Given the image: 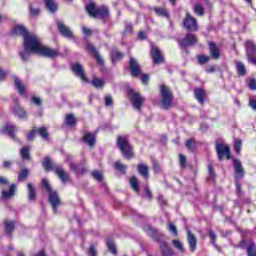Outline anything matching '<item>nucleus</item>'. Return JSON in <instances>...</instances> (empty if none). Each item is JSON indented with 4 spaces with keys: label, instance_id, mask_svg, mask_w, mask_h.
<instances>
[{
    "label": "nucleus",
    "instance_id": "nucleus-1",
    "mask_svg": "<svg viewBox=\"0 0 256 256\" xmlns=\"http://www.w3.org/2000/svg\"><path fill=\"white\" fill-rule=\"evenodd\" d=\"M12 34L20 35L21 37H23L24 39L23 45L26 49H31L32 51H36L40 53L41 46L39 45V37H37V35H34V34H29L27 32V28L21 25L15 26L12 29Z\"/></svg>",
    "mask_w": 256,
    "mask_h": 256
},
{
    "label": "nucleus",
    "instance_id": "nucleus-2",
    "mask_svg": "<svg viewBox=\"0 0 256 256\" xmlns=\"http://www.w3.org/2000/svg\"><path fill=\"white\" fill-rule=\"evenodd\" d=\"M38 44L40 45V52L31 50V48L24 47V51L20 52V57L22 61H29L31 53H36V55H42V57H49L50 59H53L54 57H57L59 55V52L57 50L51 49L43 45V43H41V39H38Z\"/></svg>",
    "mask_w": 256,
    "mask_h": 256
},
{
    "label": "nucleus",
    "instance_id": "nucleus-3",
    "mask_svg": "<svg viewBox=\"0 0 256 256\" xmlns=\"http://www.w3.org/2000/svg\"><path fill=\"white\" fill-rule=\"evenodd\" d=\"M86 11L93 18L107 19L109 17V8L107 6L97 7L95 3H90L86 5Z\"/></svg>",
    "mask_w": 256,
    "mask_h": 256
},
{
    "label": "nucleus",
    "instance_id": "nucleus-4",
    "mask_svg": "<svg viewBox=\"0 0 256 256\" xmlns=\"http://www.w3.org/2000/svg\"><path fill=\"white\" fill-rule=\"evenodd\" d=\"M117 145L125 159H132L134 157L133 146L129 143L127 136H118Z\"/></svg>",
    "mask_w": 256,
    "mask_h": 256
},
{
    "label": "nucleus",
    "instance_id": "nucleus-5",
    "mask_svg": "<svg viewBox=\"0 0 256 256\" xmlns=\"http://www.w3.org/2000/svg\"><path fill=\"white\" fill-rule=\"evenodd\" d=\"M160 103L162 109H171V107H173V93L169 87L165 85L160 87Z\"/></svg>",
    "mask_w": 256,
    "mask_h": 256
},
{
    "label": "nucleus",
    "instance_id": "nucleus-6",
    "mask_svg": "<svg viewBox=\"0 0 256 256\" xmlns=\"http://www.w3.org/2000/svg\"><path fill=\"white\" fill-rule=\"evenodd\" d=\"M128 98L130 100V103H132L134 109L140 111L141 107H143V101H145V98H143L141 94L133 89L128 90Z\"/></svg>",
    "mask_w": 256,
    "mask_h": 256
},
{
    "label": "nucleus",
    "instance_id": "nucleus-7",
    "mask_svg": "<svg viewBox=\"0 0 256 256\" xmlns=\"http://www.w3.org/2000/svg\"><path fill=\"white\" fill-rule=\"evenodd\" d=\"M246 56L248 59V63L251 65H256V44L252 40L246 41Z\"/></svg>",
    "mask_w": 256,
    "mask_h": 256
},
{
    "label": "nucleus",
    "instance_id": "nucleus-8",
    "mask_svg": "<svg viewBox=\"0 0 256 256\" xmlns=\"http://www.w3.org/2000/svg\"><path fill=\"white\" fill-rule=\"evenodd\" d=\"M216 152L218 155L219 161H223V159H231V148L225 144L216 143Z\"/></svg>",
    "mask_w": 256,
    "mask_h": 256
},
{
    "label": "nucleus",
    "instance_id": "nucleus-9",
    "mask_svg": "<svg viewBox=\"0 0 256 256\" xmlns=\"http://www.w3.org/2000/svg\"><path fill=\"white\" fill-rule=\"evenodd\" d=\"M178 43L182 49L193 47V45H197V36H195V34L188 33L183 39L179 40Z\"/></svg>",
    "mask_w": 256,
    "mask_h": 256
},
{
    "label": "nucleus",
    "instance_id": "nucleus-10",
    "mask_svg": "<svg viewBox=\"0 0 256 256\" xmlns=\"http://www.w3.org/2000/svg\"><path fill=\"white\" fill-rule=\"evenodd\" d=\"M71 69L73 73L76 75V77H79L81 81H83L84 83H89V80L85 75V70L83 69V65H81L80 63H72Z\"/></svg>",
    "mask_w": 256,
    "mask_h": 256
},
{
    "label": "nucleus",
    "instance_id": "nucleus-11",
    "mask_svg": "<svg viewBox=\"0 0 256 256\" xmlns=\"http://www.w3.org/2000/svg\"><path fill=\"white\" fill-rule=\"evenodd\" d=\"M150 47H151V57L153 59L154 65H159L163 63L164 59H163V54L161 53V50H159V48L155 46V44L153 43L150 44Z\"/></svg>",
    "mask_w": 256,
    "mask_h": 256
},
{
    "label": "nucleus",
    "instance_id": "nucleus-12",
    "mask_svg": "<svg viewBox=\"0 0 256 256\" xmlns=\"http://www.w3.org/2000/svg\"><path fill=\"white\" fill-rule=\"evenodd\" d=\"M184 27L187 29V31H197V20L192 17L191 14L187 13L186 18L183 22Z\"/></svg>",
    "mask_w": 256,
    "mask_h": 256
},
{
    "label": "nucleus",
    "instance_id": "nucleus-13",
    "mask_svg": "<svg viewBox=\"0 0 256 256\" xmlns=\"http://www.w3.org/2000/svg\"><path fill=\"white\" fill-rule=\"evenodd\" d=\"M48 201L51 204L54 213H57V207L61 205V199L59 198V194H57L55 191L49 192Z\"/></svg>",
    "mask_w": 256,
    "mask_h": 256
},
{
    "label": "nucleus",
    "instance_id": "nucleus-14",
    "mask_svg": "<svg viewBox=\"0 0 256 256\" xmlns=\"http://www.w3.org/2000/svg\"><path fill=\"white\" fill-rule=\"evenodd\" d=\"M233 165H234L235 179H243L245 177V169L243 168L241 161H239V159H234Z\"/></svg>",
    "mask_w": 256,
    "mask_h": 256
},
{
    "label": "nucleus",
    "instance_id": "nucleus-15",
    "mask_svg": "<svg viewBox=\"0 0 256 256\" xmlns=\"http://www.w3.org/2000/svg\"><path fill=\"white\" fill-rule=\"evenodd\" d=\"M129 67L132 77H139L141 74V65H139V62L135 58H130Z\"/></svg>",
    "mask_w": 256,
    "mask_h": 256
},
{
    "label": "nucleus",
    "instance_id": "nucleus-16",
    "mask_svg": "<svg viewBox=\"0 0 256 256\" xmlns=\"http://www.w3.org/2000/svg\"><path fill=\"white\" fill-rule=\"evenodd\" d=\"M54 171H55L56 175H58V177L62 181V183H69V181H71V177L69 176V173L65 172L63 167L55 166Z\"/></svg>",
    "mask_w": 256,
    "mask_h": 256
},
{
    "label": "nucleus",
    "instance_id": "nucleus-17",
    "mask_svg": "<svg viewBox=\"0 0 256 256\" xmlns=\"http://www.w3.org/2000/svg\"><path fill=\"white\" fill-rule=\"evenodd\" d=\"M187 243L190 247V251L192 253H195L197 250V237L194 236V234L191 233V230H187Z\"/></svg>",
    "mask_w": 256,
    "mask_h": 256
},
{
    "label": "nucleus",
    "instance_id": "nucleus-18",
    "mask_svg": "<svg viewBox=\"0 0 256 256\" xmlns=\"http://www.w3.org/2000/svg\"><path fill=\"white\" fill-rule=\"evenodd\" d=\"M159 247L162 256H175V252L167 242H160Z\"/></svg>",
    "mask_w": 256,
    "mask_h": 256
},
{
    "label": "nucleus",
    "instance_id": "nucleus-19",
    "mask_svg": "<svg viewBox=\"0 0 256 256\" xmlns=\"http://www.w3.org/2000/svg\"><path fill=\"white\" fill-rule=\"evenodd\" d=\"M58 31H60L63 37H67V39H73V32L69 27L65 26L63 22L58 23Z\"/></svg>",
    "mask_w": 256,
    "mask_h": 256
},
{
    "label": "nucleus",
    "instance_id": "nucleus-20",
    "mask_svg": "<svg viewBox=\"0 0 256 256\" xmlns=\"http://www.w3.org/2000/svg\"><path fill=\"white\" fill-rule=\"evenodd\" d=\"M66 162L69 163V167L71 171H74V173H77L78 175H80V173H87V170L85 168H82L81 170V166L79 164H76L73 161H71V156H67Z\"/></svg>",
    "mask_w": 256,
    "mask_h": 256
},
{
    "label": "nucleus",
    "instance_id": "nucleus-21",
    "mask_svg": "<svg viewBox=\"0 0 256 256\" xmlns=\"http://www.w3.org/2000/svg\"><path fill=\"white\" fill-rule=\"evenodd\" d=\"M17 193V184H11L9 190L2 191V199H13Z\"/></svg>",
    "mask_w": 256,
    "mask_h": 256
},
{
    "label": "nucleus",
    "instance_id": "nucleus-22",
    "mask_svg": "<svg viewBox=\"0 0 256 256\" xmlns=\"http://www.w3.org/2000/svg\"><path fill=\"white\" fill-rule=\"evenodd\" d=\"M86 49L89 53H91L95 59L97 60V62L100 65H103V58H101V55H99V52L97 51V49L93 46V44L88 43L86 46Z\"/></svg>",
    "mask_w": 256,
    "mask_h": 256
},
{
    "label": "nucleus",
    "instance_id": "nucleus-23",
    "mask_svg": "<svg viewBox=\"0 0 256 256\" xmlns=\"http://www.w3.org/2000/svg\"><path fill=\"white\" fill-rule=\"evenodd\" d=\"M194 95L198 103H200L201 105L205 103V97H207V92L203 88H196L194 90Z\"/></svg>",
    "mask_w": 256,
    "mask_h": 256
},
{
    "label": "nucleus",
    "instance_id": "nucleus-24",
    "mask_svg": "<svg viewBox=\"0 0 256 256\" xmlns=\"http://www.w3.org/2000/svg\"><path fill=\"white\" fill-rule=\"evenodd\" d=\"M210 55L212 59H219L221 57V52L219 51V47L214 42L209 43Z\"/></svg>",
    "mask_w": 256,
    "mask_h": 256
},
{
    "label": "nucleus",
    "instance_id": "nucleus-25",
    "mask_svg": "<svg viewBox=\"0 0 256 256\" xmlns=\"http://www.w3.org/2000/svg\"><path fill=\"white\" fill-rule=\"evenodd\" d=\"M137 171L139 175H142L144 179H149V166L146 164L140 163L137 166Z\"/></svg>",
    "mask_w": 256,
    "mask_h": 256
},
{
    "label": "nucleus",
    "instance_id": "nucleus-26",
    "mask_svg": "<svg viewBox=\"0 0 256 256\" xmlns=\"http://www.w3.org/2000/svg\"><path fill=\"white\" fill-rule=\"evenodd\" d=\"M13 113L19 117V119H27V112L24 111V109L19 106L17 103L12 108Z\"/></svg>",
    "mask_w": 256,
    "mask_h": 256
},
{
    "label": "nucleus",
    "instance_id": "nucleus-27",
    "mask_svg": "<svg viewBox=\"0 0 256 256\" xmlns=\"http://www.w3.org/2000/svg\"><path fill=\"white\" fill-rule=\"evenodd\" d=\"M83 141L88 144V147H95V134L89 132L85 133Z\"/></svg>",
    "mask_w": 256,
    "mask_h": 256
},
{
    "label": "nucleus",
    "instance_id": "nucleus-28",
    "mask_svg": "<svg viewBox=\"0 0 256 256\" xmlns=\"http://www.w3.org/2000/svg\"><path fill=\"white\" fill-rule=\"evenodd\" d=\"M14 83L18 93L25 95L27 88L24 86L23 82H21V79L14 77Z\"/></svg>",
    "mask_w": 256,
    "mask_h": 256
},
{
    "label": "nucleus",
    "instance_id": "nucleus-29",
    "mask_svg": "<svg viewBox=\"0 0 256 256\" xmlns=\"http://www.w3.org/2000/svg\"><path fill=\"white\" fill-rule=\"evenodd\" d=\"M2 133H7L9 137L15 139V125L13 124H6L4 129H2Z\"/></svg>",
    "mask_w": 256,
    "mask_h": 256
},
{
    "label": "nucleus",
    "instance_id": "nucleus-30",
    "mask_svg": "<svg viewBox=\"0 0 256 256\" xmlns=\"http://www.w3.org/2000/svg\"><path fill=\"white\" fill-rule=\"evenodd\" d=\"M27 187H28L29 201H35V199H37V192L35 191V186H33V184H31V183H28Z\"/></svg>",
    "mask_w": 256,
    "mask_h": 256
},
{
    "label": "nucleus",
    "instance_id": "nucleus-31",
    "mask_svg": "<svg viewBox=\"0 0 256 256\" xmlns=\"http://www.w3.org/2000/svg\"><path fill=\"white\" fill-rule=\"evenodd\" d=\"M236 70L238 75L241 77H245V75H247V68H245V64H243V62H236Z\"/></svg>",
    "mask_w": 256,
    "mask_h": 256
},
{
    "label": "nucleus",
    "instance_id": "nucleus-32",
    "mask_svg": "<svg viewBox=\"0 0 256 256\" xmlns=\"http://www.w3.org/2000/svg\"><path fill=\"white\" fill-rule=\"evenodd\" d=\"M4 224L6 233H8V235H11V233L15 231V221L6 220Z\"/></svg>",
    "mask_w": 256,
    "mask_h": 256
},
{
    "label": "nucleus",
    "instance_id": "nucleus-33",
    "mask_svg": "<svg viewBox=\"0 0 256 256\" xmlns=\"http://www.w3.org/2000/svg\"><path fill=\"white\" fill-rule=\"evenodd\" d=\"M42 165L46 171H51V169H55L53 162H51V158L46 157L44 158Z\"/></svg>",
    "mask_w": 256,
    "mask_h": 256
},
{
    "label": "nucleus",
    "instance_id": "nucleus-34",
    "mask_svg": "<svg viewBox=\"0 0 256 256\" xmlns=\"http://www.w3.org/2000/svg\"><path fill=\"white\" fill-rule=\"evenodd\" d=\"M111 59L113 63H115L116 61H121V59H123V53L114 49L111 51Z\"/></svg>",
    "mask_w": 256,
    "mask_h": 256
},
{
    "label": "nucleus",
    "instance_id": "nucleus-35",
    "mask_svg": "<svg viewBox=\"0 0 256 256\" xmlns=\"http://www.w3.org/2000/svg\"><path fill=\"white\" fill-rule=\"evenodd\" d=\"M247 255L248 256H256V245H255V242H250L248 245H247Z\"/></svg>",
    "mask_w": 256,
    "mask_h": 256
},
{
    "label": "nucleus",
    "instance_id": "nucleus-36",
    "mask_svg": "<svg viewBox=\"0 0 256 256\" xmlns=\"http://www.w3.org/2000/svg\"><path fill=\"white\" fill-rule=\"evenodd\" d=\"M29 177V169L23 168L20 173L18 174V181H25Z\"/></svg>",
    "mask_w": 256,
    "mask_h": 256
},
{
    "label": "nucleus",
    "instance_id": "nucleus-37",
    "mask_svg": "<svg viewBox=\"0 0 256 256\" xmlns=\"http://www.w3.org/2000/svg\"><path fill=\"white\" fill-rule=\"evenodd\" d=\"M172 245L179 251V253H185V247H183V243H181V241L175 239L172 241Z\"/></svg>",
    "mask_w": 256,
    "mask_h": 256
},
{
    "label": "nucleus",
    "instance_id": "nucleus-38",
    "mask_svg": "<svg viewBox=\"0 0 256 256\" xmlns=\"http://www.w3.org/2000/svg\"><path fill=\"white\" fill-rule=\"evenodd\" d=\"M44 1L46 3L47 9H49L51 13H55V11H57V4H55L53 0H44Z\"/></svg>",
    "mask_w": 256,
    "mask_h": 256
},
{
    "label": "nucleus",
    "instance_id": "nucleus-39",
    "mask_svg": "<svg viewBox=\"0 0 256 256\" xmlns=\"http://www.w3.org/2000/svg\"><path fill=\"white\" fill-rule=\"evenodd\" d=\"M154 11L157 15L160 17H165L166 19H169V12L165 8H154Z\"/></svg>",
    "mask_w": 256,
    "mask_h": 256
},
{
    "label": "nucleus",
    "instance_id": "nucleus-40",
    "mask_svg": "<svg viewBox=\"0 0 256 256\" xmlns=\"http://www.w3.org/2000/svg\"><path fill=\"white\" fill-rule=\"evenodd\" d=\"M76 122H77V120H75V116L73 114L66 115V117H65L66 125H68L69 127H73V125H75Z\"/></svg>",
    "mask_w": 256,
    "mask_h": 256
},
{
    "label": "nucleus",
    "instance_id": "nucleus-41",
    "mask_svg": "<svg viewBox=\"0 0 256 256\" xmlns=\"http://www.w3.org/2000/svg\"><path fill=\"white\" fill-rule=\"evenodd\" d=\"M130 185L132 189L136 191V193H139V180H137V177L132 176L130 178Z\"/></svg>",
    "mask_w": 256,
    "mask_h": 256
},
{
    "label": "nucleus",
    "instance_id": "nucleus-42",
    "mask_svg": "<svg viewBox=\"0 0 256 256\" xmlns=\"http://www.w3.org/2000/svg\"><path fill=\"white\" fill-rule=\"evenodd\" d=\"M106 245L108 250L113 253V255H117V249L115 248V242L111 239L106 240Z\"/></svg>",
    "mask_w": 256,
    "mask_h": 256
},
{
    "label": "nucleus",
    "instance_id": "nucleus-43",
    "mask_svg": "<svg viewBox=\"0 0 256 256\" xmlns=\"http://www.w3.org/2000/svg\"><path fill=\"white\" fill-rule=\"evenodd\" d=\"M186 147H187L188 151H195V149L197 147L195 144V140L193 138L188 139L186 141Z\"/></svg>",
    "mask_w": 256,
    "mask_h": 256
},
{
    "label": "nucleus",
    "instance_id": "nucleus-44",
    "mask_svg": "<svg viewBox=\"0 0 256 256\" xmlns=\"http://www.w3.org/2000/svg\"><path fill=\"white\" fill-rule=\"evenodd\" d=\"M92 85L94 87H96V89H99V88L103 87V85H105V81H103V80H101L99 78H94L92 80Z\"/></svg>",
    "mask_w": 256,
    "mask_h": 256
},
{
    "label": "nucleus",
    "instance_id": "nucleus-45",
    "mask_svg": "<svg viewBox=\"0 0 256 256\" xmlns=\"http://www.w3.org/2000/svg\"><path fill=\"white\" fill-rule=\"evenodd\" d=\"M37 131H38V134L40 135V137H42V139H47L49 137L46 127L38 128Z\"/></svg>",
    "mask_w": 256,
    "mask_h": 256
},
{
    "label": "nucleus",
    "instance_id": "nucleus-46",
    "mask_svg": "<svg viewBox=\"0 0 256 256\" xmlns=\"http://www.w3.org/2000/svg\"><path fill=\"white\" fill-rule=\"evenodd\" d=\"M243 145V142L240 139H236L234 141V151H236V153H241V147Z\"/></svg>",
    "mask_w": 256,
    "mask_h": 256
},
{
    "label": "nucleus",
    "instance_id": "nucleus-47",
    "mask_svg": "<svg viewBox=\"0 0 256 256\" xmlns=\"http://www.w3.org/2000/svg\"><path fill=\"white\" fill-rule=\"evenodd\" d=\"M92 177L96 181H103V173L99 172L98 170L92 172Z\"/></svg>",
    "mask_w": 256,
    "mask_h": 256
},
{
    "label": "nucleus",
    "instance_id": "nucleus-48",
    "mask_svg": "<svg viewBox=\"0 0 256 256\" xmlns=\"http://www.w3.org/2000/svg\"><path fill=\"white\" fill-rule=\"evenodd\" d=\"M194 11L197 15H203L205 13V10L203 9V5L201 4H196L194 6Z\"/></svg>",
    "mask_w": 256,
    "mask_h": 256
},
{
    "label": "nucleus",
    "instance_id": "nucleus-49",
    "mask_svg": "<svg viewBox=\"0 0 256 256\" xmlns=\"http://www.w3.org/2000/svg\"><path fill=\"white\" fill-rule=\"evenodd\" d=\"M40 10L39 8L33 7L30 5V17H39Z\"/></svg>",
    "mask_w": 256,
    "mask_h": 256
},
{
    "label": "nucleus",
    "instance_id": "nucleus-50",
    "mask_svg": "<svg viewBox=\"0 0 256 256\" xmlns=\"http://www.w3.org/2000/svg\"><path fill=\"white\" fill-rule=\"evenodd\" d=\"M22 159H29V147H23L20 151Z\"/></svg>",
    "mask_w": 256,
    "mask_h": 256
},
{
    "label": "nucleus",
    "instance_id": "nucleus-51",
    "mask_svg": "<svg viewBox=\"0 0 256 256\" xmlns=\"http://www.w3.org/2000/svg\"><path fill=\"white\" fill-rule=\"evenodd\" d=\"M31 103H33V105H37V107H41V105H43V100L37 96H34L31 98Z\"/></svg>",
    "mask_w": 256,
    "mask_h": 256
},
{
    "label": "nucleus",
    "instance_id": "nucleus-52",
    "mask_svg": "<svg viewBox=\"0 0 256 256\" xmlns=\"http://www.w3.org/2000/svg\"><path fill=\"white\" fill-rule=\"evenodd\" d=\"M168 230L170 231V233H173L175 237L179 235V232L177 231V227L173 223L168 224Z\"/></svg>",
    "mask_w": 256,
    "mask_h": 256
},
{
    "label": "nucleus",
    "instance_id": "nucleus-53",
    "mask_svg": "<svg viewBox=\"0 0 256 256\" xmlns=\"http://www.w3.org/2000/svg\"><path fill=\"white\" fill-rule=\"evenodd\" d=\"M42 187H44L48 193H51L53 191L51 189V184H49V181L47 179L42 180Z\"/></svg>",
    "mask_w": 256,
    "mask_h": 256
},
{
    "label": "nucleus",
    "instance_id": "nucleus-54",
    "mask_svg": "<svg viewBox=\"0 0 256 256\" xmlns=\"http://www.w3.org/2000/svg\"><path fill=\"white\" fill-rule=\"evenodd\" d=\"M115 167L116 169H118V171H121L122 173H125V171H127V166L124 164H121L120 162H116Z\"/></svg>",
    "mask_w": 256,
    "mask_h": 256
},
{
    "label": "nucleus",
    "instance_id": "nucleus-55",
    "mask_svg": "<svg viewBox=\"0 0 256 256\" xmlns=\"http://www.w3.org/2000/svg\"><path fill=\"white\" fill-rule=\"evenodd\" d=\"M248 87L251 91H256V79L252 78L248 81Z\"/></svg>",
    "mask_w": 256,
    "mask_h": 256
},
{
    "label": "nucleus",
    "instance_id": "nucleus-56",
    "mask_svg": "<svg viewBox=\"0 0 256 256\" xmlns=\"http://www.w3.org/2000/svg\"><path fill=\"white\" fill-rule=\"evenodd\" d=\"M105 105L106 107H111V105H113V98L111 95L105 96Z\"/></svg>",
    "mask_w": 256,
    "mask_h": 256
},
{
    "label": "nucleus",
    "instance_id": "nucleus-57",
    "mask_svg": "<svg viewBox=\"0 0 256 256\" xmlns=\"http://www.w3.org/2000/svg\"><path fill=\"white\" fill-rule=\"evenodd\" d=\"M154 173H159L161 171V166H159V163L155 160L152 161Z\"/></svg>",
    "mask_w": 256,
    "mask_h": 256
},
{
    "label": "nucleus",
    "instance_id": "nucleus-58",
    "mask_svg": "<svg viewBox=\"0 0 256 256\" xmlns=\"http://www.w3.org/2000/svg\"><path fill=\"white\" fill-rule=\"evenodd\" d=\"M209 59L210 58L208 56H198V63H201L203 65L205 63H208Z\"/></svg>",
    "mask_w": 256,
    "mask_h": 256
},
{
    "label": "nucleus",
    "instance_id": "nucleus-59",
    "mask_svg": "<svg viewBox=\"0 0 256 256\" xmlns=\"http://www.w3.org/2000/svg\"><path fill=\"white\" fill-rule=\"evenodd\" d=\"M180 167L185 168V165L187 164V158L183 155L180 154Z\"/></svg>",
    "mask_w": 256,
    "mask_h": 256
},
{
    "label": "nucleus",
    "instance_id": "nucleus-60",
    "mask_svg": "<svg viewBox=\"0 0 256 256\" xmlns=\"http://www.w3.org/2000/svg\"><path fill=\"white\" fill-rule=\"evenodd\" d=\"M88 255L89 256H97V249L95 248V246H90L89 250H88Z\"/></svg>",
    "mask_w": 256,
    "mask_h": 256
},
{
    "label": "nucleus",
    "instance_id": "nucleus-61",
    "mask_svg": "<svg viewBox=\"0 0 256 256\" xmlns=\"http://www.w3.org/2000/svg\"><path fill=\"white\" fill-rule=\"evenodd\" d=\"M82 31L87 37H90V35L93 33L90 28H87L85 26L82 27Z\"/></svg>",
    "mask_w": 256,
    "mask_h": 256
},
{
    "label": "nucleus",
    "instance_id": "nucleus-62",
    "mask_svg": "<svg viewBox=\"0 0 256 256\" xmlns=\"http://www.w3.org/2000/svg\"><path fill=\"white\" fill-rule=\"evenodd\" d=\"M141 82L144 85H147V83H149V75L148 74H143L142 77H141Z\"/></svg>",
    "mask_w": 256,
    "mask_h": 256
},
{
    "label": "nucleus",
    "instance_id": "nucleus-63",
    "mask_svg": "<svg viewBox=\"0 0 256 256\" xmlns=\"http://www.w3.org/2000/svg\"><path fill=\"white\" fill-rule=\"evenodd\" d=\"M35 132L36 130H32L28 135H27V140L28 141H33L35 139Z\"/></svg>",
    "mask_w": 256,
    "mask_h": 256
},
{
    "label": "nucleus",
    "instance_id": "nucleus-64",
    "mask_svg": "<svg viewBox=\"0 0 256 256\" xmlns=\"http://www.w3.org/2000/svg\"><path fill=\"white\" fill-rule=\"evenodd\" d=\"M249 105H250L251 109H253V111H256V100L255 99L250 100Z\"/></svg>",
    "mask_w": 256,
    "mask_h": 256
}]
</instances>
